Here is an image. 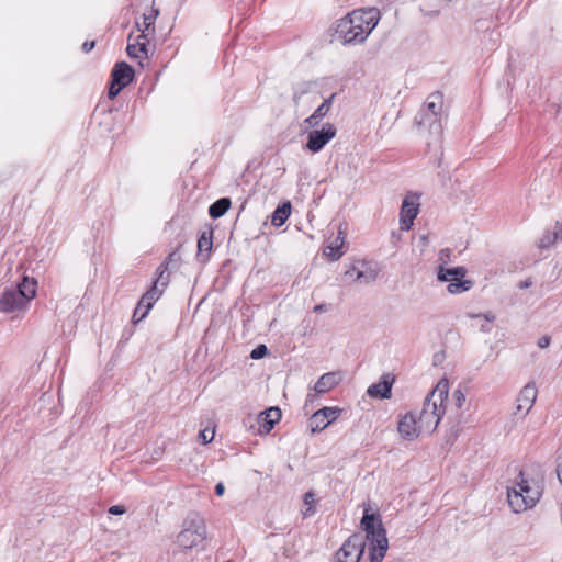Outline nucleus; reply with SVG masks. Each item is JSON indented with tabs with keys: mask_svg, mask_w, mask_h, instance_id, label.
Wrapping results in <instances>:
<instances>
[{
	"mask_svg": "<svg viewBox=\"0 0 562 562\" xmlns=\"http://www.w3.org/2000/svg\"><path fill=\"white\" fill-rule=\"evenodd\" d=\"M125 512L126 509L122 505H113L109 508V514L111 515H123Z\"/></svg>",
	"mask_w": 562,
	"mask_h": 562,
	"instance_id": "obj_36",
	"label": "nucleus"
},
{
	"mask_svg": "<svg viewBox=\"0 0 562 562\" xmlns=\"http://www.w3.org/2000/svg\"><path fill=\"white\" fill-rule=\"evenodd\" d=\"M345 244V237L340 229L338 236L324 249V255L329 257L331 260H338L342 255V246Z\"/></svg>",
	"mask_w": 562,
	"mask_h": 562,
	"instance_id": "obj_24",
	"label": "nucleus"
},
{
	"mask_svg": "<svg viewBox=\"0 0 562 562\" xmlns=\"http://www.w3.org/2000/svg\"><path fill=\"white\" fill-rule=\"evenodd\" d=\"M36 284L37 283L34 279L25 277L15 291L23 292L25 294V300L29 303L35 296Z\"/></svg>",
	"mask_w": 562,
	"mask_h": 562,
	"instance_id": "obj_27",
	"label": "nucleus"
},
{
	"mask_svg": "<svg viewBox=\"0 0 562 562\" xmlns=\"http://www.w3.org/2000/svg\"><path fill=\"white\" fill-rule=\"evenodd\" d=\"M380 269L376 265L368 261H359L357 263V274L353 281L371 283L374 282L379 276Z\"/></svg>",
	"mask_w": 562,
	"mask_h": 562,
	"instance_id": "obj_17",
	"label": "nucleus"
},
{
	"mask_svg": "<svg viewBox=\"0 0 562 562\" xmlns=\"http://www.w3.org/2000/svg\"><path fill=\"white\" fill-rule=\"evenodd\" d=\"M213 241H212V232L206 233L203 232L198 240V249L199 252H210L212 250Z\"/></svg>",
	"mask_w": 562,
	"mask_h": 562,
	"instance_id": "obj_28",
	"label": "nucleus"
},
{
	"mask_svg": "<svg viewBox=\"0 0 562 562\" xmlns=\"http://www.w3.org/2000/svg\"><path fill=\"white\" fill-rule=\"evenodd\" d=\"M449 383L441 380L425 398L423 408L417 414L418 428L425 434H432L445 414L443 402L448 398Z\"/></svg>",
	"mask_w": 562,
	"mask_h": 562,
	"instance_id": "obj_3",
	"label": "nucleus"
},
{
	"mask_svg": "<svg viewBox=\"0 0 562 562\" xmlns=\"http://www.w3.org/2000/svg\"><path fill=\"white\" fill-rule=\"evenodd\" d=\"M291 214V203L285 202L279 205L272 213L271 223L274 226H281L285 223Z\"/></svg>",
	"mask_w": 562,
	"mask_h": 562,
	"instance_id": "obj_25",
	"label": "nucleus"
},
{
	"mask_svg": "<svg viewBox=\"0 0 562 562\" xmlns=\"http://www.w3.org/2000/svg\"><path fill=\"white\" fill-rule=\"evenodd\" d=\"M481 330L484 331V333H490L491 331V327L488 325H482Z\"/></svg>",
	"mask_w": 562,
	"mask_h": 562,
	"instance_id": "obj_44",
	"label": "nucleus"
},
{
	"mask_svg": "<svg viewBox=\"0 0 562 562\" xmlns=\"http://www.w3.org/2000/svg\"><path fill=\"white\" fill-rule=\"evenodd\" d=\"M418 214V203L412 199L406 198L401 207L400 221H401V229L408 231L414 220Z\"/></svg>",
	"mask_w": 562,
	"mask_h": 562,
	"instance_id": "obj_14",
	"label": "nucleus"
},
{
	"mask_svg": "<svg viewBox=\"0 0 562 562\" xmlns=\"http://www.w3.org/2000/svg\"><path fill=\"white\" fill-rule=\"evenodd\" d=\"M361 526L366 531V537L360 533L351 535L336 552L335 562H359L367 541H369L370 561L382 562L389 549V541L381 520L366 512L361 519Z\"/></svg>",
	"mask_w": 562,
	"mask_h": 562,
	"instance_id": "obj_1",
	"label": "nucleus"
},
{
	"mask_svg": "<svg viewBox=\"0 0 562 562\" xmlns=\"http://www.w3.org/2000/svg\"><path fill=\"white\" fill-rule=\"evenodd\" d=\"M442 109V95L440 93H434L429 95L426 109L422 110L415 117V122L418 125L429 124L430 130L435 133L441 132L440 113Z\"/></svg>",
	"mask_w": 562,
	"mask_h": 562,
	"instance_id": "obj_7",
	"label": "nucleus"
},
{
	"mask_svg": "<svg viewBox=\"0 0 562 562\" xmlns=\"http://www.w3.org/2000/svg\"><path fill=\"white\" fill-rule=\"evenodd\" d=\"M379 19L380 12L374 8L355 10L337 21L335 36L344 44L362 43L376 26Z\"/></svg>",
	"mask_w": 562,
	"mask_h": 562,
	"instance_id": "obj_2",
	"label": "nucleus"
},
{
	"mask_svg": "<svg viewBox=\"0 0 562 562\" xmlns=\"http://www.w3.org/2000/svg\"><path fill=\"white\" fill-rule=\"evenodd\" d=\"M335 95L336 94L333 93L329 98L325 99L323 103L317 106L314 113L304 120V124L308 127L316 126L329 112Z\"/></svg>",
	"mask_w": 562,
	"mask_h": 562,
	"instance_id": "obj_21",
	"label": "nucleus"
},
{
	"mask_svg": "<svg viewBox=\"0 0 562 562\" xmlns=\"http://www.w3.org/2000/svg\"><path fill=\"white\" fill-rule=\"evenodd\" d=\"M173 254L157 268V277L151 288L143 295V302H147L149 307H153L154 303L162 295L166 288L170 282V276L168 273L169 262L172 260Z\"/></svg>",
	"mask_w": 562,
	"mask_h": 562,
	"instance_id": "obj_8",
	"label": "nucleus"
},
{
	"mask_svg": "<svg viewBox=\"0 0 562 562\" xmlns=\"http://www.w3.org/2000/svg\"><path fill=\"white\" fill-rule=\"evenodd\" d=\"M356 274H357V263L351 266L348 270H346L345 279L349 280L351 282H355L353 278L356 277Z\"/></svg>",
	"mask_w": 562,
	"mask_h": 562,
	"instance_id": "obj_35",
	"label": "nucleus"
},
{
	"mask_svg": "<svg viewBox=\"0 0 562 562\" xmlns=\"http://www.w3.org/2000/svg\"><path fill=\"white\" fill-rule=\"evenodd\" d=\"M393 383V376L390 374H383L379 383H374L368 387L367 394L374 398H390L392 395Z\"/></svg>",
	"mask_w": 562,
	"mask_h": 562,
	"instance_id": "obj_15",
	"label": "nucleus"
},
{
	"mask_svg": "<svg viewBox=\"0 0 562 562\" xmlns=\"http://www.w3.org/2000/svg\"><path fill=\"white\" fill-rule=\"evenodd\" d=\"M314 493L313 492H307L305 495H304V503L305 505H307V509L306 512L304 513L305 516L310 515L312 513V506L314 504Z\"/></svg>",
	"mask_w": 562,
	"mask_h": 562,
	"instance_id": "obj_34",
	"label": "nucleus"
},
{
	"mask_svg": "<svg viewBox=\"0 0 562 562\" xmlns=\"http://www.w3.org/2000/svg\"><path fill=\"white\" fill-rule=\"evenodd\" d=\"M281 419V411L279 407H270L261 412L258 416L260 428L266 434L270 432L274 425Z\"/></svg>",
	"mask_w": 562,
	"mask_h": 562,
	"instance_id": "obj_19",
	"label": "nucleus"
},
{
	"mask_svg": "<svg viewBox=\"0 0 562 562\" xmlns=\"http://www.w3.org/2000/svg\"><path fill=\"white\" fill-rule=\"evenodd\" d=\"M341 381L340 374L338 372H328L323 374L317 382L315 383L314 390L316 393L324 394L336 385H338Z\"/></svg>",
	"mask_w": 562,
	"mask_h": 562,
	"instance_id": "obj_23",
	"label": "nucleus"
},
{
	"mask_svg": "<svg viewBox=\"0 0 562 562\" xmlns=\"http://www.w3.org/2000/svg\"><path fill=\"white\" fill-rule=\"evenodd\" d=\"M453 404L457 409H461L465 403V395L461 390H456L452 394Z\"/></svg>",
	"mask_w": 562,
	"mask_h": 562,
	"instance_id": "obj_30",
	"label": "nucleus"
},
{
	"mask_svg": "<svg viewBox=\"0 0 562 562\" xmlns=\"http://www.w3.org/2000/svg\"><path fill=\"white\" fill-rule=\"evenodd\" d=\"M231 207V200L228 198H221L209 207V214L212 218L222 217Z\"/></svg>",
	"mask_w": 562,
	"mask_h": 562,
	"instance_id": "obj_26",
	"label": "nucleus"
},
{
	"mask_svg": "<svg viewBox=\"0 0 562 562\" xmlns=\"http://www.w3.org/2000/svg\"><path fill=\"white\" fill-rule=\"evenodd\" d=\"M199 438L202 443H209L214 438V430H210V429L201 430L199 434Z\"/></svg>",
	"mask_w": 562,
	"mask_h": 562,
	"instance_id": "obj_33",
	"label": "nucleus"
},
{
	"mask_svg": "<svg viewBox=\"0 0 562 562\" xmlns=\"http://www.w3.org/2000/svg\"><path fill=\"white\" fill-rule=\"evenodd\" d=\"M398 432L405 440H415L420 435L425 434L418 428L417 414L408 412L405 414L398 423Z\"/></svg>",
	"mask_w": 562,
	"mask_h": 562,
	"instance_id": "obj_11",
	"label": "nucleus"
},
{
	"mask_svg": "<svg viewBox=\"0 0 562 562\" xmlns=\"http://www.w3.org/2000/svg\"><path fill=\"white\" fill-rule=\"evenodd\" d=\"M550 341H551V338L549 336H542L538 340L537 345H538L539 348L544 349V348L549 347Z\"/></svg>",
	"mask_w": 562,
	"mask_h": 562,
	"instance_id": "obj_38",
	"label": "nucleus"
},
{
	"mask_svg": "<svg viewBox=\"0 0 562 562\" xmlns=\"http://www.w3.org/2000/svg\"><path fill=\"white\" fill-rule=\"evenodd\" d=\"M134 69L126 63L121 61L115 64L111 77L115 83H124V88L132 81Z\"/></svg>",
	"mask_w": 562,
	"mask_h": 562,
	"instance_id": "obj_20",
	"label": "nucleus"
},
{
	"mask_svg": "<svg viewBox=\"0 0 562 562\" xmlns=\"http://www.w3.org/2000/svg\"><path fill=\"white\" fill-rule=\"evenodd\" d=\"M341 409L338 407H323L315 412L308 419V426L312 432L322 431L329 424L338 418Z\"/></svg>",
	"mask_w": 562,
	"mask_h": 562,
	"instance_id": "obj_10",
	"label": "nucleus"
},
{
	"mask_svg": "<svg viewBox=\"0 0 562 562\" xmlns=\"http://www.w3.org/2000/svg\"><path fill=\"white\" fill-rule=\"evenodd\" d=\"M26 304L25 294L15 290L5 291L0 297V311L5 313L23 310Z\"/></svg>",
	"mask_w": 562,
	"mask_h": 562,
	"instance_id": "obj_12",
	"label": "nucleus"
},
{
	"mask_svg": "<svg viewBox=\"0 0 562 562\" xmlns=\"http://www.w3.org/2000/svg\"><path fill=\"white\" fill-rule=\"evenodd\" d=\"M327 311V306L325 304H318L314 306L315 313H323Z\"/></svg>",
	"mask_w": 562,
	"mask_h": 562,
	"instance_id": "obj_42",
	"label": "nucleus"
},
{
	"mask_svg": "<svg viewBox=\"0 0 562 562\" xmlns=\"http://www.w3.org/2000/svg\"><path fill=\"white\" fill-rule=\"evenodd\" d=\"M562 239V222L557 221L552 231H546L537 243L540 249H547Z\"/></svg>",
	"mask_w": 562,
	"mask_h": 562,
	"instance_id": "obj_22",
	"label": "nucleus"
},
{
	"mask_svg": "<svg viewBox=\"0 0 562 562\" xmlns=\"http://www.w3.org/2000/svg\"><path fill=\"white\" fill-rule=\"evenodd\" d=\"M224 493H225V486H224V484H223L222 482L217 483V484L215 485V494H216L217 496H223V495H224Z\"/></svg>",
	"mask_w": 562,
	"mask_h": 562,
	"instance_id": "obj_41",
	"label": "nucleus"
},
{
	"mask_svg": "<svg viewBox=\"0 0 562 562\" xmlns=\"http://www.w3.org/2000/svg\"><path fill=\"white\" fill-rule=\"evenodd\" d=\"M159 11L158 9L151 8V10L148 13L143 14V22L136 23L137 30L140 32L139 36L143 40H146L154 35L155 33V21L158 16Z\"/></svg>",
	"mask_w": 562,
	"mask_h": 562,
	"instance_id": "obj_18",
	"label": "nucleus"
},
{
	"mask_svg": "<svg viewBox=\"0 0 562 562\" xmlns=\"http://www.w3.org/2000/svg\"><path fill=\"white\" fill-rule=\"evenodd\" d=\"M557 475H558V479L560 481V483L562 484V456H560L558 459H557Z\"/></svg>",
	"mask_w": 562,
	"mask_h": 562,
	"instance_id": "obj_39",
	"label": "nucleus"
},
{
	"mask_svg": "<svg viewBox=\"0 0 562 562\" xmlns=\"http://www.w3.org/2000/svg\"><path fill=\"white\" fill-rule=\"evenodd\" d=\"M442 256H443V257H448V256H449V250H448V249H446V250H441V251H440V258H442Z\"/></svg>",
	"mask_w": 562,
	"mask_h": 562,
	"instance_id": "obj_46",
	"label": "nucleus"
},
{
	"mask_svg": "<svg viewBox=\"0 0 562 562\" xmlns=\"http://www.w3.org/2000/svg\"><path fill=\"white\" fill-rule=\"evenodd\" d=\"M207 538V528L204 518L198 513L189 514L182 522L180 532L176 537V544L182 550L201 547Z\"/></svg>",
	"mask_w": 562,
	"mask_h": 562,
	"instance_id": "obj_5",
	"label": "nucleus"
},
{
	"mask_svg": "<svg viewBox=\"0 0 562 562\" xmlns=\"http://www.w3.org/2000/svg\"><path fill=\"white\" fill-rule=\"evenodd\" d=\"M149 40H143L139 35L133 38V35L130 34L127 40L126 53L131 58H142L148 57V46Z\"/></svg>",
	"mask_w": 562,
	"mask_h": 562,
	"instance_id": "obj_16",
	"label": "nucleus"
},
{
	"mask_svg": "<svg viewBox=\"0 0 562 562\" xmlns=\"http://www.w3.org/2000/svg\"><path fill=\"white\" fill-rule=\"evenodd\" d=\"M268 353V348L266 345L257 346L250 353L251 359L258 360L263 358Z\"/></svg>",
	"mask_w": 562,
	"mask_h": 562,
	"instance_id": "obj_31",
	"label": "nucleus"
},
{
	"mask_svg": "<svg viewBox=\"0 0 562 562\" xmlns=\"http://www.w3.org/2000/svg\"><path fill=\"white\" fill-rule=\"evenodd\" d=\"M150 308L147 302H143L142 296L133 314L134 322H140L145 318Z\"/></svg>",
	"mask_w": 562,
	"mask_h": 562,
	"instance_id": "obj_29",
	"label": "nucleus"
},
{
	"mask_svg": "<svg viewBox=\"0 0 562 562\" xmlns=\"http://www.w3.org/2000/svg\"><path fill=\"white\" fill-rule=\"evenodd\" d=\"M471 317H484V319L488 323H493L495 321V315L493 313L485 314H472Z\"/></svg>",
	"mask_w": 562,
	"mask_h": 562,
	"instance_id": "obj_37",
	"label": "nucleus"
},
{
	"mask_svg": "<svg viewBox=\"0 0 562 562\" xmlns=\"http://www.w3.org/2000/svg\"><path fill=\"white\" fill-rule=\"evenodd\" d=\"M530 284L528 282L524 283L521 288H528Z\"/></svg>",
	"mask_w": 562,
	"mask_h": 562,
	"instance_id": "obj_47",
	"label": "nucleus"
},
{
	"mask_svg": "<svg viewBox=\"0 0 562 562\" xmlns=\"http://www.w3.org/2000/svg\"><path fill=\"white\" fill-rule=\"evenodd\" d=\"M538 390L533 382L527 383L518 394L516 411L522 413V416L527 415L532 408L537 398Z\"/></svg>",
	"mask_w": 562,
	"mask_h": 562,
	"instance_id": "obj_13",
	"label": "nucleus"
},
{
	"mask_svg": "<svg viewBox=\"0 0 562 562\" xmlns=\"http://www.w3.org/2000/svg\"><path fill=\"white\" fill-rule=\"evenodd\" d=\"M541 495L542 488L539 483L530 481L522 471L519 472L516 484L507 487V502L516 514L535 507Z\"/></svg>",
	"mask_w": 562,
	"mask_h": 562,
	"instance_id": "obj_4",
	"label": "nucleus"
},
{
	"mask_svg": "<svg viewBox=\"0 0 562 562\" xmlns=\"http://www.w3.org/2000/svg\"><path fill=\"white\" fill-rule=\"evenodd\" d=\"M467 270L463 267L445 268L439 267L437 279L441 282H449L448 292L451 294H459L469 291L473 286L471 280H465Z\"/></svg>",
	"mask_w": 562,
	"mask_h": 562,
	"instance_id": "obj_6",
	"label": "nucleus"
},
{
	"mask_svg": "<svg viewBox=\"0 0 562 562\" xmlns=\"http://www.w3.org/2000/svg\"><path fill=\"white\" fill-rule=\"evenodd\" d=\"M302 98H303V94L299 95V94L295 93L294 98H293L294 99V103L296 105H299Z\"/></svg>",
	"mask_w": 562,
	"mask_h": 562,
	"instance_id": "obj_43",
	"label": "nucleus"
},
{
	"mask_svg": "<svg viewBox=\"0 0 562 562\" xmlns=\"http://www.w3.org/2000/svg\"><path fill=\"white\" fill-rule=\"evenodd\" d=\"M442 256H443V257H448V256H449V250H448V249H446V250H441V251H440V258H442Z\"/></svg>",
	"mask_w": 562,
	"mask_h": 562,
	"instance_id": "obj_45",
	"label": "nucleus"
},
{
	"mask_svg": "<svg viewBox=\"0 0 562 562\" xmlns=\"http://www.w3.org/2000/svg\"><path fill=\"white\" fill-rule=\"evenodd\" d=\"M336 127L327 123L321 130L308 133L306 148L312 153H318L324 146L336 136Z\"/></svg>",
	"mask_w": 562,
	"mask_h": 562,
	"instance_id": "obj_9",
	"label": "nucleus"
},
{
	"mask_svg": "<svg viewBox=\"0 0 562 562\" xmlns=\"http://www.w3.org/2000/svg\"><path fill=\"white\" fill-rule=\"evenodd\" d=\"M94 45H95V43H94L93 41H91V42H88V41H87V42H85V43L82 44V50H83L85 53H89L90 50H92V49H93Z\"/></svg>",
	"mask_w": 562,
	"mask_h": 562,
	"instance_id": "obj_40",
	"label": "nucleus"
},
{
	"mask_svg": "<svg viewBox=\"0 0 562 562\" xmlns=\"http://www.w3.org/2000/svg\"><path fill=\"white\" fill-rule=\"evenodd\" d=\"M123 88H124V83L119 85L111 80V85H110L109 91H108L109 98L114 99Z\"/></svg>",
	"mask_w": 562,
	"mask_h": 562,
	"instance_id": "obj_32",
	"label": "nucleus"
}]
</instances>
